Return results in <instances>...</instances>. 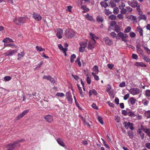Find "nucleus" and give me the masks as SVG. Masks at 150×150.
<instances>
[{"label":"nucleus","instance_id":"f257e3e1","mask_svg":"<svg viewBox=\"0 0 150 150\" xmlns=\"http://www.w3.org/2000/svg\"><path fill=\"white\" fill-rule=\"evenodd\" d=\"M28 17L27 16H25V17H19L18 18H14L13 20V21L17 25H21L23 23L28 20Z\"/></svg>","mask_w":150,"mask_h":150},{"label":"nucleus","instance_id":"f03ea898","mask_svg":"<svg viewBox=\"0 0 150 150\" xmlns=\"http://www.w3.org/2000/svg\"><path fill=\"white\" fill-rule=\"evenodd\" d=\"M75 35V33L72 30L69 29L66 30L65 33V36L67 38H71Z\"/></svg>","mask_w":150,"mask_h":150},{"label":"nucleus","instance_id":"7ed1b4c3","mask_svg":"<svg viewBox=\"0 0 150 150\" xmlns=\"http://www.w3.org/2000/svg\"><path fill=\"white\" fill-rule=\"evenodd\" d=\"M128 37L126 33H124L121 32H119L117 36V39L121 38L122 41L126 42H127L126 38Z\"/></svg>","mask_w":150,"mask_h":150},{"label":"nucleus","instance_id":"20e7f679","mask_svg":"<svg viewBox=\"0 0 150 150\" xmlns=\"http://www.w3.org/2000/svg\"><path fill=\"white\" fill-rule=\"evenodd\" d=\"M80 47L79 48V51L80 52H83L85 50V48L87 45L86 42L82 41L80 42Z\"/></svg>","mask_w":150,"mask_h":150},{"label":"nucleus","instance_id":"39448f33","mask_svg":"<svg viewBox=\"0 0 150 150\" xmlns=\"http://www.w3.org/2000/svg\"><path fill=\"white\" fill-rule=\"evenodd\" d=\"M132 10V8L129 6H127L125 8L122 9L120 11V13L122 14H125L126 13H128L131 12Z\"/></svg>","mask_w":150,"mask_h":150},{"label":"nucleus","instance_id":"423d86ee","mask_svg":"<svg viewBox=\"0 0 150 150\" xmlns=\"http://www.w3.org/2000/svg\"><path fill=\"white\" fill-rule=\"evenodd\" d=\"M123 124L124 125V127L127 129H128L129 127L130 129L133 130L134 129L133 127V124L131 123L130 122H124Z\"/></svg>","mask_w":150,"mask_h":150},{"label":"nucleus","instance_id":"0eeeda50","mask_svg":"<svg viewBox=\"0 0 150 150\" xmlns=\"http://www.w3.org/2000/svg\"><path fill=\"white\" fill-rule=\"evenodd\" d=\"M129 92L133 95L138 94L140 92V90L138 88H131L129 91Z\"/></svg>","mask_w":150,"mask_h":150},{"label":"nucleus","instance_id":"6e6552de","mask_svg":"<svg viewBox=\"0 0 150 150\" xmlns=\"http://www.w3.org/2000/svg\"><path fill=\"white\" fill-rule=\"evenodd\" d=\"M66 96L69 103L71 104L72 103L73 99L72 98V96L70 91H69L66 93Z\"/></svg>","mask_w":150,"mask_h":150},{"label":"nucleus","instance_id":"1a4fd4ad","mask_svg":"<svg viewBox=\"0 0 150 150\" xmlns=\"http://www.w3.org/2000/svg\"><path fill=\"white\" fill-rule=\"evenodd\" d=\"M33 17L35 20L37 21H40L42 19V17L41 16L36 13H33Z\"/></svg>","mask_w":150,"mask_h":150},{"label":"nucleus","instance_id":"9d476101","mask_svg":"<svg viewBox=\"0 0 150 150\" xmlns=\"http://www.w3.org/2000/svg\"><path fill=\"white\" fill-rule=\"evenodd\" d=\"M29 112L28 110H26L24 111L21 114L18 116L16 118L17 120H18L21 118L23 117L25 115L27 114Z\"/></svg>","mask_w":150,"mask_h":150},{"label":"nucleus","instance_id":"9b49d317","mask_svg":"<svg viewBox=\"0 0 150 150\" xmlns=\"http://www.w3.org/2000/svg\"><path fill=\"white\" fill-rule=\"evenodd\" d=\"M141 129L147 135L150 132V129H148L145 126L142 125L140 126Z\"/></svg>","mask_w":150,"mask_h":150},{"label":"nucleus","instance_id":"f8f14e48","mask_svg":"<svg viewBox=\"0 0 150 150\" xmlns=\"http://www.w3.org/2000/svg\"><path fill=\"white\" fill-rule=\"evenodd\" d=\"M111 89V86L109 84H108L106 87V91L110 96L113 95V91H110Z\"/></svg>","mask_w":150,"mask_h":150},{"label":"nucleus","instance_id":"ddd939ff","mask_svg":"<svg viewBox=\"0 0 150 150\" xmlns=\"http://www.w3.org/2000/svg\"><path fill=\"white\" fill-rule=\"evenodd\" d=\"M58 30V31L56 34V35L59 38H61L62 37V35L63 33V31L60 28H59Z\"/></svg>","mask_w":150,"mask_h":150},{"label":"nucleus","instance_id":"4468645a","mask_svg":"<svg viewBox=\"0 0 150 150\" xmlns=\"http://www.w3.org/2000/svg\"><path fill=\"white\" fill-rule=\"evenodd\" d=\"M127 18L131 20L134 23H137V19L136 16L131 15L129 16Z\"/></svg>","mask_w":150,"mask_h":150},{"label":"nucleus","instance_id":"2eb2a0df","mask_svg":"<svg viewBox=\"0 0 150 150\" xmlns=\"http://www.w3.org/2000/svg\"><path fill=\"white\" fill-rule=\"evenodd\" d=\"M17 51V50H13L12 51H9L5 53V55L7 56H12L14 54L16 53Z\"/></svg>","mask_w":150,"mask_h":150},{"label":"nucleus","instance_id":"dca6fc26","mask_svg":"<svg viewBox=\"0 0 150 150\" xmlns=\"http://www.w3.org/2000/svg\"><path fill=\"white\" fill-rule=\"evenodd\" d=\"M44 118L47 122H51L53 120L52 116L50 115H46L44 117Z\"/></svg>","mask_w":150,"mask_h":150},{"label":"nucleus","instance_id":"f3484780","mask_svg":"<svg viewBox=\"0 0 150 150\" xmlns=\"http://www.w3.org/2000/svg\"><path fill=\"white\" fill-rule=\"evenodd\" d=\"M136 101V99L134 97H130L128 100V102H130L131 105H133L135 104Z\"/></svg>","mask_w":150,"mask_h":150},{"label":"nucleus","instance_id":"a211bd4d","mask_svg":"<svg viewBox=\"0 0 150 150\" xmlns=\"http://www.w3.org/2000/svg\"><path fill=\"white\" fill-rule=\"evenodd\" d=\"M128 4L130 5L133 8H135L136 7H138V6H137L138 2L135 1H134L132 2L130 4L129 3V2H128Z\"/></svg>","mask_w":150,"mask_h":150},{"label":"nucleus","instance_id":"6ab92c4d","mask_svg":"<svg viewBox=\"0 0 150 150\" xmlns=\"http://www.w3.org/2000/svg\"><path fill=\"white\" fill-rule=\"evenodd\" d=\"M9 145L10 146L12 145L13 146V149L15 148L18 147L20 146V144H19V143H18V142L16 141L13 144H9Z\"/></svg>","mask_w":150,"mask_h":150},{"label":"nucleus","instance_id":"aec40b11","mask_svg":"<svg viewBox=\"0 0 150 150\" xmlns=\"http://www.w3.org/2000/svg\"><path fill=\"white\" fill-rule=\"evenodd\" d=\"M57 141L58 143L61 146L63 147L65 146V144L63 141L60 138L57 139Z\"/></svg>","mask_w":150,"mask_h":150},{"label":"nucleus","instance_id":"412c9836","mask_svg":"<svg viewBox=\"0 0 150 150\" xmlns=\"http://www.w3.org/2000/svg\"><path fill=\"white\" fill-rule=\"evenodd\" d=\"M137 67H146L145 64L142 62H136L134 64Z\"/></svg>","mask_w":150,"mask_h":150},{"label":"nucleus","instance_id":"4be33fe9","mask_svg":"<svg viewBox=\"0 0 150 150\" xmlns=\"http://www.w3.org/2000/svg\"><path fill=\"white\" fill-rule=\"evenodd\" d=\"M105 41L106 44L108 45H111L113 44L112 41L108 38H106Z\"/></svg>","mask_w":150,"mask_h":150},{"label":"nucleus","instance_id":"5701e85b","mask_svg":"<svg viewBox=\"0 0 150 150\" xmlns=\"http://www.w3.org/2000/svg\"><path fill=\"white\" fill-rule=\"evenodd\" d=\"M92 94H93L95 95H96L97 93L95 89H92L90 90L89 91V95L90 96H91Z\"/></svg>","mask_w":150,"mask_h":150},{"label":"nucleus","instance_id":"b1692460","mask_svg":"<svg viewBox=\"0 0 150 150\" xmlns=\"http://www.w3.org/2000/svg\"><path fill=\"white\" fill-rule=\"evenodd\" d=\"M77 86L78 87V89L79 90V93H80V96L81 97H84V96L83 94V92L82 91V89L81 88V87H80L79 85V84H77Z\"/></svg>","mask_w":150,"mask_h":150},{"label":"nucleus","instance_id":"393cba45","mask_svg":"<svg viewBox=\"0 0 150 150\" xmlns=\"http://www.w3.org/2000/svg\"><path fill=\"white\" fill-rule=\"evenodd\" d=\"M137 30L138 32L139 33V35L140 36H142L143 35V30L142 28H140V27H137Z\"/></svg>","mask_w":150,"mask_h":150},{"label":"nucleus","instance_id":"a878e982","mask_svg":"<svg viewBox=\"0 0 150 150\" xmlns=\"http://www.w3.org/2000/svg\"><path fill=\"white\" fill-rule=\"evenodd\" d=\"M85 17L87 19L91 21H93L94 20V19L92 16L89 15V14L87 13L85 16Z\"/></svg>","mask_w":150,"mask_h":150},{"label":"nucleus","instance_id":"bb28decb","mask_svg":"<svg viewBox=\"0 0 150 150\" xmlns=\"http://www.w3.org/2000/svg\"><path fill=\"white\" fill-rule=\"evenodd\" d=\"M115 30L117 33L120 32L121 28L120 26L118 25H116L115 27Z\"/></svg>","mask_w":150,"mask_h":150},{"label":"nucleus","instance_id":"cd10ccee","mask_svg":"<svg viewBox=\"0 0 150 150\" xmlns=\"http://www.w3.org/2000/svg\"><path fill=\"white\" fill-rule=\"evenodd\" d=\"M139 20H143L145 21H146L147 19L146 16L144 14L140 15L139 16Z\"/></svg>","mask_w":150,"mask_h":150},{"label":"nucleus","instance_id":"c85d7f7f","mask_svg":"<svg viewBox=\"0 0 150 150\" xmlns=\"http://www.w3.org/2000/svg\"><path fill=\"white\" fill-rule=\"evenodd\" d=\"M97 21L98 22H102L103 21L102 16H98L96 18Z\"/></svg>","mask_w":150,"mask_h":150},{"label":"nucleus","instance_id":"c756f323","mask_svg":"<svg viewBox=\"0 0 150 150\" xmlns=\"http://www.w3.org/2000/svg\"><path fill=\"white\" fill-rule=\"evenodd\" d=\"M93 69V71L95 72L94 73L95 74H98V67L97 66L95 65L94 66Z\"/></svg>","mask_w":150,"mask_h":150},{"label":"nucleus","instance_id":"7c9ffc66","mask_svg":"<svg viewBox=\"0 0 150 150\" xmlns=\"http://www.w3.org/2000/svg\"><path fill=\"white\" fill-rule=\"evenodd\" d=\"M128 135L131 139H132L134 137V133L132 131H129L128 132Z\"/></svg>","mask_w":150,"mask_h":150},{"label":"nucleus","instance_id":"2f4dec72","mask_svg":"<svg viewBox=\"0 0 150 150\" xmlns=\"http://www.w3.org/2000/svg\"><path fill=\"white\" fill-rule=\"evenodd\" d=\"M143 58L147 62H149L150 61V59L147 56L145 55H143Z\"/></svg>","mask_w":150,"mask_h":150},{"label":"nucleus","instance_id":"473e14b6","mask_svg":"<svg viewBox=\"0 0 150 150\" xmlns=\"http://www.w3.org/2000/svg\"><path fill=\"white\" fill-rule=\"evenodd\" d=\"M119 12V10L118 8L115 7L113 9V12L115 14H117Z\"/></svg>","mask_w":150,"mask_h":150},{"label":"nucleus","instance_id":"72a5a7b5","mask_svg":"<svg viewBox=\"0 0 150 150\" xmlns=\"http://www.w3.org/2000/svg\"><path fill=\"white\" fill-rule=\"evenodd\" d=\"M36 48L38 51L39 52H41L42 51H44L45 50L44 49L40 47H38V46H37L36 47Z\"/></svg>","mask_w":150,"mask_h":150},{"label":"nucleus","instance_id":"f704fd0d","mask_svg":"<svg viewBox=\"0 0 150 150\" xmlns=\"http://www.w3.org/2000/svg\"><path fill=\"white\" fill-rule=\"evenodd\" d=\"M127 115L131 117H134L136 116L134 112L132 111H129L128 112Z\"/></svg>","mask_w":150,"mask_h":150},{"label":"nucleus","instance_id":"c9c22d12","mask_svg":"<svg viewBox=\"0 0 150 150\" xmlns=\"http://www.w3.org/2000/svg\"><path fill=\"white\" fill-rule=\"evenodd\" d=\"M97 119L99 122L101 124H103V122L102 118L100 116H97Z\"/></svg>","mask_w":150,"mask_h":150},{"label":"nucleus","instance_id":"e433bc0d","mask_svg":"<svg viewBox=\"0 0 150 150\" xmlns=\"http://www.w3.org/2000/svg\"><path fill=\"white\" fill-rule=\"evenodd\" d=\"M109 18L111 20H115L117 18V17L116 16L112 14L109 16Z\"/></svg>","mask_w":150,"mask_h":150},{"label":"nucleus","instance_id":"4c0bfd02","mask_svg":"<svg viewBox=\"0 0 150 150\" xmlns=\"http://www.w3.org/2000/svg\"><path fill=\"white\" fill-rule=\"evenodd\" d=\"M130 37L132 38H135L136 36V34L133 32H132L129 33Z\"/></svg>","mask_w":150,"mask_h":150},{"label":"nucleus","instance_id":"58836bf2","mask_svg":"<svg viewBox=\"0 0 150 150\" xmlns=\"http://www.w3.org/2000/svg\"><path fill=\"white\" fill-rule=\"evenodd\" d=\"M131 30V28L130 26L126 28L124 31V33H128L130 32Z\"/></svg>","mask_w":150,"mask_h":150},{"label":"nucleus","instance_id":"ea45409f","mask_svg":"<svg viewBox=\"0 0 150 150\" xmlns=\"http://www.w3.org/2000/svg\"><path fill=\"white\" fill-rule=\"evenodd\" d=\"M145 94L146 96L149 97L150 96V90L147 89L145 91Z\"/></svg>","mask_w":150,"mask_h":150},{"label":"nucleus","instance_id":"a19ab883","mask_svg":"<svg viewBox=\"0 0 150 150\" xmlns=\"http://www.w3.org/2000/svg\"><path fill=\"white\" fill-rule=\"evenodd\" d=\"M88 49L91 50L93 48V45L91 43L89 42L88 45Z\"/></svg>","mask_w":150,"mask_h":150},{"label":"nucleus","instance_id":"79ce46f5","mask_svg":"<svg viewBox=\"0 0 150 150\" xmlns=\"http://www.w3.org/2000/svg\"><path fill=\"white\" fill-rule=\"evenodd\" d=\"M137 52L138 54L139 55H143L144 54V53L143 51L141 49H139V50H137Z\"/></svg>","mask_w":150,"mask_h":150},{"label":"nucleus","instance_id":"37998d69","mask_svg":"<svg viewBox=\"0 0 150 150\" xmlns=\"http://www.w3.org/2000/svg\"><path fill=\"white\" fill-rule=\"evenodd\" d=\"M115 119L116 122H119L120 121V117L118 115H116L115 117Z\"/></svg>","mask_w":150,"mask_h":150},{"label":"nucleus","instance_id":"c03bdc74","mask_svg":"<svg viewBox=\"0 0 150 150\" xmlns=\"http://www.w3.org/2000/svg\"><path fill=\"white\" fill-rule=\"evenodd\" d=\"M143 104L144 106L147 105L149 103V101L148 100H146L144 99L142 101Z\"/></svg>","mask_w":150,"mask_h":150},{"label":"nucleus","instance_id":"a18cd8bd","mask_svg":"<svg viewBox=\"0 0 150 150\" xmlns=\"http://www.w3.org/2000/svg\"><path fill=\"white\" fill-rule=\"evenodd\" d=\"M104 145L107 149V150H110V146L106 143L105 141L104 140Z\"/></svg>","mask_w":150,"mask_h":150},{"label":"nucleus","instance_id":"49530a36","mask_svg":"<svg viewBox=\"0 0 150 150\" xmlns=\"http://www.w3.org/2000/svg\"><path fill=\"white\" fill-rule=\"evenodd\" d=\"M11 77L10 76H6L4 77V80L5 81H8L11 79Z\"/></svg>","mask_w":150,"mask_h":150},{"label":"nucleus","instance_id":"de8ad7c7","mask_svg":"<svg viewBox=\"0 0 150 150\" xmlns=\"http://www.w3.org/2000/svg\"><path fill=\"white\" fill-rule=\"evenodd\" d=\"M56 96L58 97H63L65 95L63 93H57Z\"/></svg>","mask_w":150,"mask_h":150},{"label":"nucleus","instance_id":"09e8293b","mask_svg":"<svg viewBox=\"0 0 150 150\" xmlns=\"http://www.w3.org/2000/svg\"><path fill=\"white\" fill-rule=\"evenodd\" d=\"M97 74H95L94 72H92V74L93 76L95 79L98 81L99 80V77L98 76L96 75Z\"/></svg>","mask_w":150,"mask_h":150},{"label":"nucleus","instance_id":"8fccbe9b","mask_svg":"<svg viewBox=\"0 0 150 150\" xmlns=\"http://www.w3.org/2000/svg\"><path fill=\"white\" fill-rule=\"evenodd\" d=\"M125 6V4L124 3L122 2L121 4L119 6V8L120 9L124 8Z\"/></svg>","mask_w":150,"mask_h":150},{"label":"nucleus","instance_id":"3c124183","mask_svg":"<svg viewBox=\"0 0 150 150\" xmlns=\"http://www.w3.org/2000/svg\"><path fill=\"white\" fill-rule=\"evenodd\" d=\"M143 47L146 52L149 54H150V50L149 49V48L145 47V46H144Z\"/></svg>","mask_w":150,"mask_h":150},{"label":"nucleus","instance_id":"603ef678","mask_svg":"<svg viewBox=\"0 0 150 150\" xmlns=\"http://www.w3.org/2000/svg\"><path fill=\"white\" fill-rule=\"evenodd\" d=\"M145 113L146 115L147 118H150V110H148L146 111Z\"/></svg>","mask_w":150,"mask_h":150},{"label":"nucleus","instance_id":"864d4df0","mask_svg":"<svg viewBox=\"0 0 150 150\" xmlns=\"http://www.w3.org/2000/svg\"><path fill=\"white\" fill-rule=\"evenodd\" d=\"M58 47L61 50H62V51L65 50V49H67V48L66 47L63 48L62 45L61 44H59L58 45Z\"/></svg>","mask_w":150,"mask_h":150},{"label":"nucleus","instance_id":"5fc2aeb1","mask_svg":"<svg viewBox=\"0 0 150 150\" xmlns=\"http://www.w3.org/2000/svg\"><path fill=\"white\" fill-rule=\"evenodd\" d=\"M76 63H77L78 64V65L80 67L81 66V63L80 62V59L79 58H77L76 59V60L75 61Z\"/></svg>","mask_w":150,"mask_h":150},{"label":"nucleus","instance_id":"6e6d98bb","mask_svg":"<svg viewBox=\"0 0 150 150\" xmlns=\"http://www.w3.org/2000/svg\"><path fill=\"white\" fill-rule=\"evenodd\" d=\"M110 35L114 38L117 37L116 34L114 32H112L110 33Z\"/></svg>","mask_w":150,"mask_h":150},{"label":"nucleus","instance_id":"4d7b16f0","mask_svg":"<svg viewBox=\"0 0 150 150\" xmlns=\"http://www.w3.org/2000/svg\"><path fill=\"white\" fill-rule=\"evenodd\" d=\"M125 86L126 84L125 82L122 81L121 83L120 84L119 86L121 87H125Z\"/></svg>","mask_w":150,"mask_h":150},{"label":"nucleus","instance_id":"13d9d810","mask_svg":"<svg viewBox=\"0 0 150 150\" xmlns=\"http://www.w3.org/2000/svg\"><path fill=\"white\" fill-rule=\"evenodd\" d=\"M51 76H50L48 75V76H43V79H47V80H50Z\"/></svg>","mask_w":150,"mask_h":150},{"label":"nucleus","instance_id":"bf43d9fd","mask_svg":"<svg viewBox=\"0 0 150 150\" xmlns=\"http://www.w3.org/2000/svg\"><path fill=\"white\" fill-rule=\"evenodd\" d=\"M132 58L133 59H137L138 58V57L137 55L136 54H133L132 55Z\"/></svg>","mask_w":150,"mask_h":150},{"label":"nucleus","instance_id":"052dcab7","mask_svg":"<svg viewBox=\"0 0 150 150\" xmlns=\"http://www.w3.org/2000/svg\"><path fill=\"white\" fill-rule=\"evenodd\" d=\"M117 18L120 20H121L123 19V16L122 14H118L117 16Z\"/></svg>","mask_w":150,"mask_h":150},{"label":"nucleus","instance_id":"680f3d73","mask_svg":"<svg viewBox=\"0 0 150 150\" xmlns=\"http://www.w3.org/2000/svg\"><path fill=\"white\" fill-rule=\"evenodd\" d=\"M129 93L125 95L124 97V99L125 100H127L129 97Z\"/></svg>","mask_w":150,"mask_h":150},{"label":"nucleus","instance_id":"e2e57ef3","mask_svg":"<svg viewBox=\"0 0 150 150\" xmlns=\"http://www.w3.org/2000/svg\"><path fill=\"white\" fill-rule=\"evenodd\" d=\"M82 1L83 0H78V1H77V3L78 4V5L79 6H81L82 4Z\"/></svg>","mask_w":150,"mask_h":150},{"label":"nucleus","instance_id":"0e129e2a","mask_svg":"<svg viewBox=\"0 0 150 150\" xmlns=\"http://www.w3.org/2000/svg\"><path fill=\"white\" fill-rule=\"evenodd\" d=\"M24 55V53L23 52H21V54H20L18 53V56L19 57H20V58H21V57H23Z\"/></svg>","mask_w":150,"mask_h":150},{"label":"nucleus","instance_id":"69168bd1","mask_svg":"<svg viewBox=\"0 0 150 150\" xmlns=\"http://www.w3.org/2000/svg\"><path fill=\"white\" fill-rule=\"evenodd\" d=\"M90 35L91 37L93 38L94 39V38H96V39H97L98 38L96 37V36L94 34L91 33H90Z\"/></svg>","mask_w":150,"mask_h":150},{"label":"nucleus","instance_id":"338daca9","mask_svg":"<svg viewBox=\"0 0 150 150\" xmlns=\"http://www.w3.org/2000/svg\"><path fill=\"white\" fill-rule=\"evenodd\" d=\"M86 81L88 84H90L91 83V79L89 77L87 76L86 78Z\"/></svg>","mask_w":150,"mask_h":150},{"label":"nucleus","instance_id":"774afa93","mask_svg":"<svg viewBox=\"0 0 150 150\" xmlns=\"http://www.w3.org/2000/svg\"><path fill=\"white\" fill-rule=\"evenodd\" d=\"M122 113L124 116H126L127 115L128 112H127L126 110H123L122 111Z\"/></svg>","mask_w":150,"mask_h":150}]
</instances>
